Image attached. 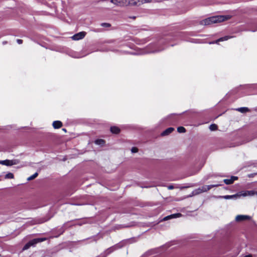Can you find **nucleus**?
Returning a JSON list of instances; mask_svg holds the SVG:
<instances>
[{
    "label": "nucleus",
    "instance_id": "33",
    "mask_svg": "<svg viewBox=\"0 0 257 257\" xmlns=\"http://www.w3.org/2000/svg\"><path fill=\"white\" fill-rule=\"evenodd\" d=\"M63 131H65V132H66V130H65V128H63Z\"/></svg>",
    "mask_w": 257,
    "mask_h": 257
},
{
    "label": "nucleus",
    "instance_id": "22",
    "mask_svg": "<svg viewBox=\"0 0 257 257\" xmlns=\"http://www.w3.org/2000/svg\"><path fill=\"white\" fill-rule=\"evenodd\" d=\"M5 179H13L14 178V176L12 173H8L7 174L5 177Z\"/></svg>",
    "mask_w": 257,
    "mask_h": 257
},
{
    "label": "nucleus",
    "instance_id": "11",
    "mask_svg": "<svg viewBox=\"0 0 257 257\" xmlns=\"http://www.w3.org/2000/svg\"><path fill=\"white\" fill-rule=\"evenodd\" d=\"M46 240V238H35L31 241H30L29 242L30 243V245L31 246L35 245L37 243L44 241Z\"/></svg>",
    "mask_w": 257,
    "mask_h": 257
},
{
    "label": "nucleus",
    "instance_id": "21",
    "mask_svg": "<svg viewBox=\"0 0 257 257\" xmlns=\"http://www.w3.org/2000/svg\"><path fill=\"white\" fill-rule=\"evenodd\" d=\"M38 173H35L33 175H32V176H30L29 177H28L27 178V180L28 181L32 180L34 179L35 178H36L38 176Z\"/></svg>",
    "mask_w": 257,
    "mask_h": 257
},
{
    "label": "nucleus",
    "instance_id": "12",
    "mask_svg": "<svg viewBox=\"0 0 257 257\" xmlns=\"http://www.w3.org/2000/svg\"><path fill=\"white\" fill-rule=\"evenodd\" d=\"M233 38L232 36H226L217 39V40H216L214 42H210V43H209V44H214V43L218 44V43L219 42H222V41H227L228 39H229L230 38Z\"/></svg>",
    "mask_w": 257,
    "mask_h": 257
},
{
    "label": "nucleus",
    "instance_id": "3",
    "mask_svg": "<svg viewBox=\"0 0 257 257\" xmlns=\"http://www.w3.org/2000/svg\"><path fill=\"white\" fill-rule=\"evenodd\" d=\"M152 0H129L130 6H140L142 5L150 3Z\"/></svg>",
    "mask_w": 257,
    "mask_h": 257
},
{
    "label": "nucleus",
    "instance_id": "26",
    "mask_svg": "<svg viewBox=\"0 0 257 257\" xmlns=\"http://www.w3.org/2000/svg\"><path fill=\"white\" fill-rule=\"evenodd\" d=\"M131 152L132 153H136L138 152V149L136 147H133L131 149Z\"/></svg>",
    "mask_w": 257,
    "mask_h": 257
},
{
    "label": "nucleus",
    "instance_id": "16",
    "mask_svg": "<svg viewBox=\"0 0 257 257\" xmlns=\"http://www.w3.org/2000/svg\"><path fill=\"white\" fill-rule=\"evenodd\" d=\"M200 194H201V193H200V190H199V189L198 188L197 189H196L194 190L192 192L191 194L187 196V197H191L194 196L198 195H199Z\"/></svg>",
    "mask_w": 257,
    "mask_h": 257
},
{
    "label": "nucleus",
    "instance_id": "17",
    "mask_svg": "<svg viewBox=\"0 0 257 257\" xmlns=\"http://www.w3.org/2000/svg\"><path fill=\"white\" fill-rule=\"evenodd\" d=\"M174 128L169 127L163 133H162V136H167L171 133L174 131Z\"/></svg>",
    "mask_w": 257,
    "mask_h": 257
},
{
    "label": "nucleus",
    "instance_id": "4",
    "mask_svg": "<svg viewBox=\"0 0 257 257\" xmlns=\"http://www.w3.org/2000/svg\"><path fill=\"white\" fill-rule=\"evenodd\" d=\"M238 197L239 198L241 196L246 197V196H252L255 195H257V192L250 190V191H242L238 193Z\"/></svg>",
    "mask_w": 257,
    "mask_h": 257
},
{
    "label": "nucleus",
    "instance_id": "27",
    "mask_svg": "<svg viewBox=\"0 0 257 257\" xmlns=\"http://www.w3.org/2000/svg\"><path fill=\"white\" fill-rule=\"evenodd\" d=\"M101 26L106 27H110V24H109V23H102L101 24Z\"/></svg>",
    "mask_w": 257,
    "mask_h": 257
},
{
    "label": "nucleus",
    "instance_id": "32",
    "mask_svg": "<svg viewBox=\"0 0 257 257\" xmlns=\"http://www.w3.org/2000/svg\"><path fill=\"white\" fill-rule=\"evenodd\" d=\"M242 257H252V255L251 254H249L246 255Z\"/></svg>",
    "mask_w": 257,
    "mask_h": 257
},
{
    "label": "nucleus",
    "instance_id": "7",
    "mask_svg": "<svg viewBox=\"0 0 257 257\" xmlns=\"http://www.w3.org/2000/svg\"><path fill=\"white\" fill-rule=\"evenodd\" d=\"M219 185L218 184H215V185H204L202 186L201 187L199 188L200 193H204L208 191H209L210 189H211L213 187H215L218 186Z\"/></svg>",
    "mask_w": 257,
    "mask_h": 257
},
{
    "label": "nucleus",
    "instance_id": "30",
    "mask_svg": "<svg viewBox=\"0 0 257 257\" xmlns=\"http://www.w3.org/2000/svg\"><path fill=\"white\" fill-rule=\"evenodd\" d=\"M5 160L0 161V164L5 165Z\"/></svg>",
    "mask_w": 257,
    "mask_h": 257
},
{
    "label": "nucleus",
    "instance_id": "29",
    "mask_svg": "<svg viewBox=\"0 0 257 257\" xmlns=\"http://www.w3.org/2000/svg\"><path fill=\"white\" fill-rule=\"evenodd\" d=\"M168 189L172 190V189H174V187L173 185H170V186H168Z\"/></svg>",
    "mask_w": 257,
    "mask_h": 257
},
{
    "label": "nucleus",
    "instance_id": "14",
    "mask_svg": "<svg viewBox=\"0 0 257 257\" xmlns=\"http://www.w3.org/2000/svg\"><path fill=\"white\" fill-rule=\"evenodd\" d=\"M181 214L180 213H177V214H174L168 216H166L163 218L164 220H167L169 219L173 218H176V217H179L181 216Z\"/></svg>",
    "mask_w": 257,
    "mask_h": 257
},
{
    "label": "nucleus",
    "instance_id": "10",
    "mask_svg": "<svg viewBox=\"0 0 257 257\" xmlns=\"http://www.w3.org/2000/svg\"><path fill=\"white\" fill-rule=\"evenodd\" d=\"M218 198H224L225 199H236L238 198V193L232 195H225V196H219L217 197Z\"/></svg>",
    "mask_w": 257,
    "mask_h": 257
},
{
    "label": "nucleus",
    "instance_id": "24",
    "mask_svg": "<svg viewBox=\"0 0 257 257\" xmlns=\"http://www.w3.org/2000/svg\"><path fill=\"white\" fill-rule=\"evenodd\" d=\"M95 144L97 145H103L104 143V141L103 140L99 139L95 141Z\"/></svg>",
    "mask_w": 257,
    "mask_h": 257
},
{
    "label": "nucleus",
    "instance_id": "31",
    "mask_svg": "<svg viewBox=\"0 0 257 257\" xmlns=\"http://www.w3.org/2000/svg\"><path fill=\"white\" fill-rule=\"evenodd\" d=\"M188 187L187 186H183V187H180L179 188L182 190V189H185V188H188Z\"/></svg>",
    "mask_w": 257,
    "mask_h": 257
},
{
    "label": "nucleus",
    "instance_id": "19",
    "mask_svg": "<svg viewBox=\"0 0 257 257\" xmlns=\"http://www.w3.org/2000/svg\"><path fill=\"white\" fill-rule=\"evenodd\" d=\"M110 131L113 134H117L120 132V130L116 126H112L110 127Z\"/></svg>",
    "mask_w": 257,
    "mask_h": 257
},
{
    "label": "nucleus",
    "instance_id": "23",
    "mask_svg": "<svg viewBox=\"0 0 257 257\" xmlns=\"http://www.w3.org/2000/svg\"><path fill=\"white\" fill-rule=\"evenodd\" d=\"M177 131L180 133H184L186 132L185 128L183 126H179L177 128Z\"/></svg>",
    "mask_w": 257,
    "mask_h": 257
},
{
    "label": "nucleus",
    "instance_id": "6",
    "mask_svg": "<svg viewBox=\"0 0 257 257\" xmlns=\"http://www.w3.org/2000/svg\"><path fill=\"white\" fill-rule=\"evenodd\" d=\"M201 26H208L214 24L212 17H210L201 21L199 23Z\"/></svg>",
    "mask_w": 257,
    "mask_h": 257
},
{
    "label": "nucleus",
    "instance_id": "5",
    "mask_svg": "<svg viewBox=\"0 0 257 257\" xmlns=\"http://www.w3.org/2000/svg\"><path fill=\"white\" fill-rule=\"evenodd\" d=\"M251 217L246 215H238L236 216L235 220L236 222H242L246 220H249Z\"/></svg>",
    "mask_w": 257,
    "mask_h": 257
},
{
    "label": "nucleus",
    "instance_id": "25",
    "mask_svg": "<svg viewBox=\"0 0 257 257\" xmlns=\"http://www.w3.org/2000/svg\"><path fill=\"white\" fill-rule=\"evenodd\" d=\"M31 245H30V243L28 242L23 247V250L28 249Z\"/></svg>",
    "mask_w": 257,
    "mask_h": 257
},
{
    "label": "nucleus",
    "instance_id": "9",
    "mask_svg": "<svg viewBox=\"0 0 257 257\" xmlns=\"http://www.w3.org/2000/svg\"><path fill=\"white\" fill-rule=\"evenodd\" d=\"M5 165L7 166H10L14 165H17L19 164L20 160L18 159H15V160H5Z\"/></svg>",
    "mask_w": 257,
    "mask_h": 257
},
{
    "label": "nucleus",
    "instance_id": "1",
    "mask_svg": "<svg viewBox=\"0 0 257 257\" xmlns=\"http://www.w3.org/2000/svg\"><path fill=\"white\" fill-rule=\"evenodd\" d=\"M212 17L214 24L228 21L231 19V16L230 15H218Z\"/></svg>",
    "mask_w": 257,
    "mask_h": 257
},
{
    "label": "nucleus",
    "instance_id": "2",
    "mask_svg": "<svg viewBox=\"0 0 257 257\" xmlns=\"http://www.w3.org/2000/svg\"><path fill=\"white\" fill-rule=\"evenodd\" d=\"M110 2L115 7H124L130 6L129 0H110Z\"/></svg>",
    "mask_w": 257,
    "mask_h": 257
},
{
    "label": "nucleus",
    "instance_id": "15",
    "mask_svg": "<svg viewBox=\"0 0 257 257\" xmlns=\"http://www.w3.org/2000/svg\"><path fill=\"white\" fill-rule=\"evenodd\" d=\"M62 126V123L60 121H54L53 122V126L54 128H59Z\"/></svg>",
    "mask_w": 257,
    "mask_h": 257
},
{
    "label": "nucleus",
    "instance_id": "28",
    "mask_svg": "<svg viewBox=\"0 0 257 257\" xmlns=\"http://www.w3.org/2000/svg\"><path fill=\"white\" fill-rule=\"evenodd\" d=\"M17 42L19 44H21L23 43V40L21 39H17Z\"/></svg>",
    "mask_w": 257,
    "mask_h": 257
},
{
    "label": "nucleus",
    "instance_id": "8",
    "mask_svg": "<svg viewBox=\"0 0 257 257\" xmlns=\"http://www.w3.org/2000/svg\"><path fill=\"white\" fill-rule=\"evenodd\" d=\"M86 35V32H81L78 33L72 37V38L74 40H79L83 39Z\"/></svg>",
    "mask_w": 257,
    "mask_h": 257
},
{
    "label": "nucleus",
    "instance_id": "18",
    "mask_svg": "<svg viewBox=\"0 0 257 257\" xmlns=\"http://www.w3.org/2000/svg\"><path fill=\"white\" fill-rule=\"evenodd\" d=\"M237 111L241 113H246L249 111V109L246 107H240L236 109Z\"/></svg>",
    "mask_w": 257,
    "mask_h": 257
},
{
    "label": "nucleus",
    "instance_id": "20",
    "mask_svg": "<svg viewBox=\"0 0 257 257\" xmlns=\"http://www.w3.org/2000/svg\"><path fill=\"white\" fill-rule=\"evenodd\" d=\"M209 129L211 131H216L217 129V125L215 124H212L210 125Z\"/></svg>",
    "mask_w": 257,
    "mask_h": 257
},
{
    "label": "nucleus",
    "instance_id": "13",
    "mask_svg": "<svg viewBox=\"0 0 257 257\" xmlns=\"http://www.w3.org/2000/svg\"><path fill=\"white\" fill-rule=\"evenodd\" d=\"M237 179V177L232 176L230 179H227L224 180V182L226 184H232L235 180Z\"/></svg>",
    "mask_w": 257,
    "mask_h": 257
}]
</instances>
